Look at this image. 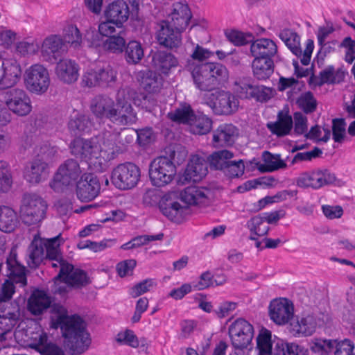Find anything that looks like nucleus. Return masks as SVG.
Returning <instances> with one entry per match:
<instances>
[{"label":"nucleus","instance_id":"50","mask_svg":"<svg viewBox=\"0 0 355 355\" xmlns=\"http://www.w3.org/2000/svg\"><path fill=\"white\" fill-rule=\"evenodd\" d=\"M296 103L305 114L314 112L318 105L317 100L311 92L302 93L297 99Z\"/></svg>","mask_w":355,"mask_h":355},{"label":"nucleus","instance_id":"57","mask_svg":"<svg viewBox=\"0 0 355 355\" xmlns=\"http://www.w3.org/2000/svg\"><path fill=\"white\" fill-rule=\"evenodd\" d=\"M226 282V279L224 276L221 277L220 281L214 279V276L211 272L209 270L201 274L199 282L193 285L196 290L201 291L205 289L209 286H211L215 283L216 285H222Z\"/></svg>","mask_w":355,"mask_h":355},{"label":"nucleus","instance_id":"15","mask_svg":"<svg viewBox=\"0 0 355 355\" xmlns=\"http://www.w3.org/2000/svg\"><path fill=\"white\" fill-rule=\"evenodd\" d=\"M269 315L275 324H286L293 318V304L286 298L273 300L269 305Z\"/></svg>","mask_w":355,"mask_h":355},{"label":"nucleus","instance_id":"62","mask_svg":"<svg viewBox=\"0 0 355 355\" xmlns=\"http://www.w3.org/2000/svg\"><path fill=\"white\" fill-rule=\"evenodd\" d=\"M263 161L270 165L272 171L279 169H285L287 164L285 160L282 159L280 154H272L268 151H265L263 154Z\"/></svg>","mask_w":355,"mask_h":355},{"label":"nucleus","instance_id":"32","mask_svg":"<svg viewBox=\"0 0 355 355\" xmlns=\"http://www.w3.org/2000/svg\"><path fill=\"white\" fill-rule=\"evenodd\" d=\"M250 52L254 58H272L277 52V46L270 39L253 40L251 42Z\"/></svg>","mask_w":355,"mask_h":355},{"label":"nucleus","instance_id":"47","mask_svg":"<svg viewBox=\"0 0 355 355\" xmlns=\"http://www.w3.org/2000/svg\"><path fill=\"white\" fill-rule=\"evenodd\" d=\"M275 343H272V334L269 330H262L257 338L258 355H273Z\"/></svg>","mask_w":355,"mask_h":355},{"label":"nucleus","instance_id":"55","mask_svg":"<svg viewBox=\"0 0 355 355\" xmlns=\"http://www.w3.org/2000/svg\"><path fill=\"white\" fill-rule=\"evenodd\" d=\"M38 349L42 355H65L61 347L51 342L48 343L46 336L40 337Z\"/></svg>","mask_w":355,"mask_h":355},{"label":"nucleus","instance_id":"51","mask_svg":"<svg viewBox=\"0 0 355 355\" xmlns=\"http://www.w3.org/2000/svg\"><path fill=\"white\" fill-rule=\"evenodd\" d=\"M225 35L231 43L235 46H243L251 43L254 39L252 33H243L236 30H227L225 32Z\"/></svg>","mask_w":355,"mask_h":355},{"label":"nucleus","instance_id":"43","mask_svg":"<svg viewBox=\"0 0 355 355\" xmlns=\"http://www.w3.org/2000/svg\"><path fill=\"white\" fill-rule=\"evenodd\" d=\"M18 224L16 212L7 206L0 207V230L5 232H12Z\"/></svg>","mask_w":355,"mask_h":355},{"label":"nucleus","instance_id":"37","mask_svg":"<svg viewBox=\"0 0 355 355\" xmlns=\"http://www.w3.org/2000/svg\"><path fill=\"white\" fill-rule=\"evenodd\" d=\"M51 300L47 294L40 290L35 291L28 301V308L30 312L37 315L41 314L44 310L50 306Z\"/></svg>","mask_w":355,"mask_h":355},{"label":"nucleus","instance_id":"6","mask_svg":"<svg viewBox=\"0 0 355 355\" xmlns=\"http://www.w3.org/2000/svg\"><path fill=\"white\" fill-rule=\"evenodd\" d=\"M140 177V168L132 162L119 164L114 168L112 174L114 184L121 190H128L135 187Z\"/></svg>","mask_w":355,"mask_h":355},{"label":"nucleus","instance_id":"10","mask_svg":"<svg viewBox=\"0 0 355 355\" xmlns=\"http://www.w3.org/2000/svg\"><path fill=\"white\" fill-rule=\"evenodd\" d=\"M336 180L334 173L328 169H317L305 172L300 175L296 179V184L301 188H312L319 189L322 187L331 184Z\"/></svg>","mask_w":355,"mask_h":355},{"label":"nucleus","instance_id":"1","mask_svg":"<svg viewBox=\"0 0 355 355\" xmlns=\"http://www.w3.org/2000/svg\"><path fill=\"white\" fill-rule=\"evenodd\" d=\"M51 311L55 313L51 317L53 327L60 328L64 338V345L70 354L80 355L87 350L91 339L83 320L76 315H68L65 309L58 304H55Z\"/></svg>","mask_w":355,"mask_h":355},{"label":"nucleus","instance_id":"46","mask_svg":"<svg viewBox=\"0 0 355 355\" xmlns=\"http://www.w3.org/2000/svg\"><path fill=\"white\" fill-rule=\"evenodd\" d=\"M20 316V309L18 305L12 311L0 315V329L3 331L1 338L6 340L5 336L10 332L18 322Z\"/></svg>","mask_w":355,"mask_h":355},{"label":"nucleus","instance_id":"3","mask_svg":"<svg viewBox=\"0 0 355 355\" xmlns=\"http://www.w3.org/2000/svg\"><path fill=\"white\" fill-rule=\"evenodd\" d=\"M191 76L198 89L209 92L227 79L228 71L220 63L205 62L195 66Z\"/></svg>","mask_w":355,"mask_h":355},{"label":"nucleus","instance_id":"7","mask_svg":"<svg viewBox=\"0 0 355 355\" xmlns=\"http://www.w3.org/2000/svg\"><path fill=\"white\" fill-rule=\"evenodd\" d=\"M279 37L284 42L291 52L300 58V62L303 65H308L310 63L311 54L314 48L313 41L308 40L306 41V49L304 51L300 48V37L291 28H284L280 31Z\"/></svg>","mask_w":355,"mask_h":355},{"label":"nucleus","instance_id":"20","mask_svg":"<svg viewBox=\"0 0 355 355\" xmlns=\"http://www.w3.org/2000/svg\"><path fill=\"white\" fill-rule=\"evenodd\" d=\"M64 51V41L59 35H51L46 37L42 44L41 53L49 62H55Z\"/></svg>","mask_w":355,"mask_h":355},{"label":"nucleus","instance_id":"29","mask_svg":"<svg viewBox=\"0 0 355 355\" xmlns=\"http://www.w3.org/2000/svg\"><path fill=\"white\" fill-rule=\"evenodd\" d=\"M290 326L291 331L295 336L302 335L309 336L315 332L317 327V320L313 314H302L291 322Z\"/></svg>","mask_w":355,"mask_h":355},{"label":"nucleus","instance_id":"38","mask_svg":"<svg viewBox=\"0 0 355 355\" xmlns=\"http://www.w3.org/2000/svg\"><path fill=\"white\" fill-rule=\"evenodd\" d=\"M254 76L260 80L268 79L274 71V63L272 58H257L252 63Z\"/></svg>","mask_w":355,"mask_h":355},{"label":"nucleus","instance_id":"44","mask_svg":"<svg viewBox=\"0 0 355 355\" xmlns=\"http://www.w3.org/2000/svg\"><path fill=\"white\" fill-rule=\"evenodd\" d=\"M62 282L76 288H81L89 284L91 279L85 270L73 266Z\"/></svg>","mask_w":355,"mask_h":355},{"label":"nucleus","instance_id":"5","mask_svg":"<svg viewBox=\"0 0 355 355\" xmlns=\"http://www.w3.org/2000/svg\"><path fill=\"white\" fill-rule=\"evenodd\" d=\"M204 101L218 115H230L235 112L239 107L238 99L230 92L215 90L204 96Z\"/></svg>","mask_w":355,"mask_h":355},{"label":"nucleus","instance_id":"64","mask_svg":"<svg viewBox=\"0 0 355 355\" xmlns=\"http://www.w3.org/2000/svg\"><path fill=\"white\" fill-rule=\"evenodd\" d=\"M346 123L344 119H334L332 121V135L335 142L341 143L345 136Z\"/></svg>","mask_w":355,"mask_h":355},{"label":"nucleus","instance_id":"2","mask_svg":"<svg viewBox=\"0 0 355 355\" xmlns=\"http://www.w3.org/2000/svg\"><path fill=\"white\" fill-rule=\"evenodd\" d=\"M187 155L186 149L177 146L170 151L169 157L161 156L155 158L149 166V177L152 184L160 187L171 182L176 174L175 163H182Z\"/></svg>","mask_w":355,"mask_h":355},{"label":"nucleus","instance_id":"34","mask_svg":"<svg viewBox=\"0 0 355 355\" xmlns=\"http://www.w3.org/2000/svg\"><path fill=\"white\" fill-rule=\"evenodd\" d=\"M293 124L291 116L279 111L277 114V120L275 122L268 123L266 126L273 135L277 137H284L290 133Z\"/></svg>","mask_w":355,"mask_h":355},{"label":"nucleus","instance_id":"4","mask_svg":"<svg viewBox=\"0 0 355 355\" xmlns=\"http://www.w3.org/2000/svg\"><path fill=\"white\" fill-rule=\"evenodd\" d=\"M46 208V202L38 195L24 193L20 207L23 222L28 225L40 222L44 218Z\"/></svg>","mask_w":355,"mask_h":355},{"label":"nucleus","instance_id":"49","mask_svg":"<svg viewBox=\"0 0 355 355\" xmlns=\"http://www.w3.org/2000/svg\"><path fill=\"white\" fill-rule=\"evenodd\" d=\"M190 126L193 134L206 135L212 128V120L205 115H195V119H193Z\"/></svg>","mask_w":355,"mask_h":355},{"label":"nucleus","instance_id":"18","mask_svg":"<svg viewBox=\"0 0 355 355\" xmlns=\"http://www.w3.org/2000/svg\"><path fill=\"white\" fill-rule=\"evenodd\" d=\"M156 39L160 46L175 51L182 45V32L162 21L156 33Z\"/></svg>","mask_w":355,"mask_h":355},{"label":"nucleus","instance_id":"21","mask_svg":"<svg viewBox=\"0 0 355 355\" xmlns=\"http://www.w3.org/2000/svg\"><path fill=\"white\" fill-rule=\"evenodd\" d=\"M207 173V163L198 155L193 156L187 164V168L180 181L182 184L189 182L200 181Z\"/></svg>","mask_w":355,"mask_h":355},{"label":"nucleus","instance_id":"33","mask_svg":"<svg viewBox=\"0 0 355 355\" xmlns=\"http://www.w3.org/2000/svg\"><path fill=\"white\" fill-rule=\"evenodd\" d=\"M14 248L12 249L10 257L7 259L6 264L9 273V280L15 284H20L21 286L26 285V276L25 267L19 264L16 260Z\"/></svg>","mask_w":355,"mask_h":355},{"label":"nucleus","instance_id":"58","mask_svg":"<svg viewBox=\"0 0 355 355\" xmlns=\"http://www.w3.org/2000/svg\"><path fill=\"white\" fill-rule=\"evenodd\" d=\"M117 140V148L116 152L119 154L126 150L127 146L130 144L135 139V130H128L123 132H115Z\"/></svg>","mask_w":355,"mask_h":355},{"label":"nucleus","instance_id":"40","mask_svg":"<svg viewBox=\"0 0 355 355\" xmlns=\"http://www.w3.org/2000/svg\"><path fill=\"white\" fill-rule=\"evenodd\" d=\"M124 58L128 64H137L144 57V49L137 40H130L124 48Z\"/></svg>","mask_w":355,"mask_h":355},{"label":"nucleus","instance_id":"17","mask_svg":"<svg viewBox=\"0 0 355 355\" xmlns=\"http://www.w3.org/2000/svg\"><path fill=\"white\" fill-rule=\"evenodd\" d=\"M81 174L78 162L73 159L66 160L61 164L54 176V184L60 183L64 186L73 185Z\"/></svg>","mask_w":355,"mask_h":355},{"label":"nucleus","instance_id":"61","mask_svg":"<svg viewBox=\"0 0 355 355\" xmlns=\"http://www.w3.org/2000/svg\"><path fill=\"white\" fill-rule=\"evenodd\" d=\"M245 166L243 161L239 159L238 161L230 160L223 172L230 178H239L244 173Z\"/></svg>","mask_w":355,"mask_h":355},{"label":"nucleus","instance_id":"54","mask_svg":"<svg viewBox=\"0 0 355 355\" xmlns=\"http://www.w3.org/2000/svg\"><path fill=\"white\" fill-rule=\"evenodd\" d=\"M44 245H30L28 248V264L31 268H37L45 259Z\"/></svg>","mask_w":355,"mask_h":355},{"label":"nucleus","instance_id":"13","mask_svg":"<svg viewBox=\"0 0 355 355\" xmlns=\"http://www.w3.org/2000/svg\"><path fill=\"white\" fill-rule=\"evenodd\" d=\"M6 94V104L13 113L19 116H26L31 112V99L24 89L13 88L7 91Z\"/></svg>","mask_w":355,"mask_h":355},{"label":"nucleus","instance_id":"22","mask_svg":"<svg viewBox=\"0 0 355 355\" xmlns=\"http://www.w3.org/2000/svg\"><path fill=\"white\" fill-rule=\"evenodd\" d=\"M49 173V164L39 158H34L26 167L25 179L33 184L45 180Z\"/></svg>","mask_w":355,"mask_h":355},{"label":"nucleus","instance_id":"48","mask_svg":"<svg viewBox=\"0 0 355 355\" xmlns=\"http://www.w3.org/2000/svg\"><path fill=\"white\" fill-rule=\"evenodd\" d=\"M234 157V153L227 150H221L213 153L208 157L210 167L223 171L229 161Z\"/></svg>","mask_w":355,"mask_h":355},{"label":"nucleus","instance_id":"16","mask_svg":"<svg viewBox=\"0 0 355 355\" xmlns=\"http://www.w3.org/2000/svg\"><path fill=\"white\" fill-rule=\"evenodd\" d=\"M175 192L165 194L159 200V207L162 213L171 220L180 223L187 210V206L181 205L177 200Z\"/></svg>","mask_w":355,"mask_h":355},{"label":"nucleus","instance_id":"52","mask_svg":"<svg viewBox=\"0 0 355 355\" xmlns=\"http://www.w3.org/2000/svg\"><path fill=\"white\" fill-rule=\"evenodd\" d=\"M58 153L55 146H51L48 142H44L35 148V157L45 161L46 163L51 162Z\"/></svg>","mask_w":355,"mask_h":355},{"label":"nucleus","instance_id":"14","mask_svg":"<svg viewBox=\"0 0 355 355\" xmlns=\"http://www.w3.org/2000/svg\"><path fill=\"white\" fill-rule=\"evenodd\" d=\"M101 184L94 173H84L76 182V195L81 201H91L100 193Z\"/></svg>","mask_w":355,"mask_h":355},{"label":"nucleus","instance_id":"41","mask_svg":"<svg viewBox=\"0 0 355 355\" xmlns=\"http://www.w3.org/2000/svg\"><path fill=\"white\" fill-rule=\"evenodd\" d=\"M195 115L191 105L184 103L180 105L174 111L168 112L167 116L173 122L190 125L195 119Z\"/></svg>","mask_w":355,"mask_h":355},{"label":"nucleus","instance_id":"35","mask_svg":"<svg viewBox=\"0 0 355 355\" xmlns=\"http://www.w3.org/2000/svg\"><path fill=\"white\" fill-rule=\"evenodd\" d=\"M137 78L144 89L149 93L157 92L162 87V78L155 71L149 69L140 71Z\"/></svg>","mask_w":355,"mask_h":355},{"label":"nucleus","instance_id":"11","mask_svg":"<svg viewBox=\"0 0 355 355\" xmlns=\"http://www.w3.org/2000/svg\"><path fill=\"white\" fill-rule=\"evenodd\" d=\"M116 35H111L105 40L100 39L97 33L92 31L86 35L87 40L90 42L91 46L98 47L102 46L103 49L112 53L119 54L123 52L125 46L124 28H118Z\"/></svg>","mask_w":355,"mask_h":355},{"label":"nucleus","instance_id":"19","mask_svg":"<svg viewBox=\"0 0 355 355\" xmlns=\"http://www.w3.org/2000/svg\"><path fill=\"white\" fill-rule=\"evenodd\" d=\"M2 74L0 76V90L13 87L19 80L21 70L19 64L15 59L2 61Z\"/></svg>","mask_w":355,"mask_h":355},{"label":"nucleus","instance_id":"8","mask_svg":"<svg viewBox=\"0 0 355 355\" xmlns=\"http://www.w3.org/2000/svg\"><path fill=\"white\" fill-rule=\"evenodd\" d=\"M229 336L235 349H246L251 344L254 336V328L247 320L239 318L229 327Z\"/></svg>","mask_w":355,"mask_h":355},{"label":"nucleus","instance_id":"45","mask_svg":"<svg viewBox=\"0 0 355 355\" xmlns=\"http://www.w3.org/2000/svg\"><path fill=\"white\" fill-rule=\"evenodd\" d=\"M90 125L91 122L87 116L76 114L71 116L68 122V128L71 134L78 136L89 132Z\"/></svg>","mask_w":355,"mask_h":355},{"label":"nucleus","instance_id":"25","mask_svg":"<svg viewBox=\"0 0 355 355\" xmlns=\"http://www.w3.org/2000/svg\"><path fill=\"white\" fill-rule=\"evenodd\" d=\"M130 15L129 7L125 1H114L110 3L105 10V17L114 21L118 28H123V24L128 19Z\"/></svg>","mask_w":355,"mask_h":355},{"label":"nucleus","instance_id":"9","mask_svg":"<svg viewBox=\"0 0 355 355\" xmlns=\"http://www.w3.org/2000/svg\"><path fill=\"white\" fill-rule=\"evenodd\" d=\"M26 88L32 93H45L49 86L50 79L47 69L41 64L32 65L25 73Z\"/></svg>","mask_w":355,"mask_h":355},{"label":"nucleus","instance_id":"63","mask_svg":"<svg viewBox=\"0 0 355 355\" xmlns=\"http://www.w3.org/2000/svg\"><path fill=\"white\" fill-rule=\"evenodd\" d=\"M156 286V282L153 279H146L135 284L130 288V295L132 297H137L139 295L150 291L151 288Z\"/></svg>","mask_w":355,"mask_h":355},{"label":"nucleus","instance_id":"30","mask_svg":"<svg viewBox=\"0 0 355 355\" xmlns=\"http://www.w3.org/2000/svg\"><path fill=\"white\" fill-rule=\"evenodd\" d=\"M114 114L112 122L121 126L135 124L138 120L137 112L131 103L116 104Z\"/></svg>","mask_w":355,"mask_h":355},{"label":"nucleus","instance_id":"53","mask_svg":"<svg viewBox=\"0 0 355 355\" xmlns=\"http://www.w3.org/2000/svg\"><path fill=\"white\" fill-rule=\"evenodd\" d=\"M64 41L70 43L75 47L79 46L82 42V35L76 25L67 24L62 32Z\"/></svg>","mask_w":355,"mask_h":355},{"label":"nucleus","instance_id":"12","mask_svg":"<svg viewBox=\"0 0 355 355\" xmlns=\"http://www.w3.org/2000/svg\"><path fill=\"white\" fill-rule=\"evenodd\" d=\"M236 85V92L241 98H254L258 102L264 103L276 94L275 89L272 87L255 85L246 80H241Z\"/></svg>","mask_w":355,"mask_h":355},{"label":"nucleus","instance_id":"56","mask_svg":"<svg viewBox=\"0 0 355 355\" xmlns=\"http://www.w3.org/2000/svg\"><path fill=\"white\" fill-rule=\"evenodd\" d=\"M116 73V71L110 66L99 69V86L103 87H112L117 79Z\"/></svg>","mask_w":355,"mask_h":355},{"label":"nucleus","instance_id":"24","mask_svg":"<svg viewBox=\"0 0 355 355\" xmlns=\"http://www.w3.org/2000/svg\"><path fill=\"white\" fill-rule=\"evenodd\" d=\"M191 18V12L187 4L177 3L174 4L173 10L169 19L163 22L183 32L189 24Z\"/></svg>","mask_w":355,"mask_h":355},{"label":"nucleus","instance_id":"31","mask_svg":"<svg viewBox=\"0 0 355 355\" xmlns=\"http://www.w3.org/2000/svg\"><path fill=\"white\" fill-rule=\"evenodd\" d=\"M55 70L58 78L65 83L71 84L78 80L79 67L75 61L69 59L60 60Z\"/></svg>","mask_w":355,"mask_h":355},{"label":"nucleus","instance_id":"60","mask_svg":"<svg viewBox=\"0 0 355 355\" xmlns=\"http://www.w3.org/2000/svg\"><path fill=\"white\" fill-rule=\"evenodd\" d=\"M30 239H31V244H61L66 242L67 239H64L62 234L60 233L58 235L52 237L42 236L41 234L38 232L31 234Z\"/></svg>","mask_w":355,"mask_h":355},{"label":"nucleus","instance_id":"59","mask_svg":"<svg viewBox=\"0 0 355 355\" xmlns=\"http://www.w3.org/2000/svg\"><path fill=\"white\" fill-rule=\"evenodd\" d=\"M338 342L336 340H317L311 346V350L315 353L326 354L331 353L337 348Z\"/></svg>","mask_w":355,"mask_h":355},{"label":"nucleus","instance_id":"23","mask_svg":"<svg viewBox=\"0 0 355 355\" xmlns=\"http://www.w3.org/2000/svg\"><path fill=\"white\" fill-rule=\"evenodd\" d=\"M71 152L73 155L80 158H98L101 155L99 146L90 140L80 137L74 139L70 144Z\"/></svg>","mask_w":355,"mask_h":355},{"label":"nucleus","instance_id":"36","mask_svg":"<svg viewBox=\"0 0 355 355\" xmlns=\"http://www.w3.org/2000/svg\"><path fill=\"white\" fill-rule=\"evenodd\" d=\"M99 141L100 153L106 155V159H113L119 155V153L116 152V150L118 149L116 148L118 145L115 132H103Z\"/></svg>","mask_w":355,"mask_h":355},{"label":"nucleus","instance_id":"26","mask_svg":"<svg viewBox=\"0 0 355 355\" xmlns=\"http://www.w3.org/2000/svg\"><path fill=\"white\" fill-rule=\"evenodd\" d=\"M238 129L231 123L220 125L213 132L212 143L215 147L230 146L234 144Z\"/></svg>","mask_w":355,"mask_h":355},{"label":"nucleus","instance_id":"28","mask_svg":"<svg viewBox=\"0 0 355 355\" xmlns=\"http://www.w3.org/2000/svg\"><path fill=\"white\" fill-rule=\"evenodd\" d=\"M151 64L156 71L168 74L171 69L178 65V60L173 53L159 50L153 53Z\"/></svg>","mask_w":355,"mask_h":355},{"label":"nucleus","instance_id":"39","mask_svg":"<svg viewBox=\"0 0 355 355\" xmlns=\"http://www.w3.org/2000/svg\"><path fill=\"white\" fill-rule=\"evenodd\" d=\"M208 191L204 188H198L195 186L188 187L180 193V198L188 207L189 205L205 202L207 198L206 192Z\"/></svg>","mask_w":355,"mask_h":355},{"label":"nucleus","instance_id":"27","mask_svg":"<svg viewBox=\"0 0 355 355\" xmlns=\"http://www.w3.org/2000/svg\"><path fill=\"white\" fill-rule=\"evenodd\" d=\"M116 108L114 101L106 96H96L91 105L92 113L98 118L107 119L112 121Z\"/></svg>","mask_w":355,"mask_h":355},{"label":"nucleus","instance_id":"42","mask_svg":"<svg viewBox=\"0 0 355 355\" xmlns=\"http://www.w3.org/2000/svg\"><path fill=\"white\" fill-rule=\"evenodd\" d=\"M273 355H309V351L295 343H284L282 340H277Z\"/></svg>","mask_w":355,"mask_h":355}]
</instances>
